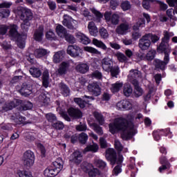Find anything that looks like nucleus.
Returning a JSON list of instances; mask_svg holds the SVG:
<instances>
[{
    "label": "nucleus",
    "instance_id": "nucleus-46",
    "mask_svg": "<svg viewBox=\"0 0 177 177\" xmlns=\"http://www.w3.org/2000/svg\"><path fill=\"white\" fill-rule=\"evenodd\" d=\"M93 116L100 125H103L104 124V118H103V115L95 111L93 113Z\"/></svg>",
    "mask_w": 177,
    "mask_h": 177
},
{
    "label": "nucleus",
    "instance_id": "nucleus-24",
    "mask_svg": "<svg viewBox=\"0 0 177 177\" xmlns=\"http://www.w3.org/2000/svg\"><path fill=\"white\" fill-rule=\"evenodd\" d=\"M153 66L157 71H165V68H167V65L164 63V61L158 59L153 60Z\"/></svg>",
    "mask_w": 177,
    "mask_h": 177
},
{
    "label": "nucleus",
    "instance_id": "nucleus-31",
    "mask_svg": "<svg viewBox=\"0 0 177 177\" xmlns=\"http://www.w3.org/2000/svg\"><path fill=\"white\" fill-rule=\"evenodd\" d=\"M156 55H157L156 50H151L143 57V60L145 62H152V60H154Z\"/></svg>",
    "mask_w": 177,
    "mask_h": 177
},
{
    "label": "nucleus",
    "instance_id": "nucleus-50",
    "mask_svg": "<svg viewBox=\"0 0 177 177\" xmlns=\"http://www.w3.org/2000/svg\"><path fill=\"white\" fill-rule=\"evenodd\" d=\"M99 150V146L96 143L88 145L85 148L86 151H93V153H96Z\"/></svg>",
    "mask_w": 177,
    "mask_h": 177
},
{
    "label": "nucleus",
    "instance_id": "nucleus-47",
    "mask_svg": "<svg viewBox=\"0 0 177 177\" xmlns=\"http://www.w3.org/2000/svg\"><path fill=\"white\" fill-rule=\"evenodd\" d=\"M89 177H98L100 176V170L97 168L93 167L88 173Z\"/></svg>",
    "mask_w": 177,
    "mask_h": 177
},
{
    "label": "nucleus",
    "instance_id": "nucleus-56",
    "mask_svg": "<svg viewBox=\"0 0 177 177\" xmlns=\"http://www.w3.org/2000/svg\"><path fill=\"white\" fill-rule=\"evenodd\" d=\"M84 49L85 52H88V53H93V55H100V51L97 50V49L93 47L85 46Z\"/></svg>",
    "mask_w": 177,
    "mask_h": 177
},
{
    "label": "nucleus",
    "instance_id": "nucleus-12",
    "mask_svg": "<svg viewBox=\"0 0 177 177\" xmlns=\"http://www.w3.org/2000/svg\"><path fill=\"white\" fill-rule=\"evenodd\" d=\"M105 157L111 162V165H115L117 162V152L113 148H109L106 151Z\"/></svg>",
    "mask_w": 177,
    "mask_h": 177
},
{
    "label": "nucleus",
    "instance_id": "nucleus-45",
    "mask_svg": "<svg viewBox=\"0 0 177 177\" xmlns=\"http://www.w3.org/2000/svg\"><path fill=\"white\" fill-rule=\"evenodd\" d=\"M17 175H18L19 177H33L32 173L26 170L18 169L17 170Z\"/></svg>",
    "mask_w": 177,
    "mask_h": 177
},
{
    "label": "nucleus",
    "instance_id": "nucleus-32",
    "mask_svg": "<svg viewBox=\"0 0 177 177\" xmlns=\"http://www.w3.org/2000/svg\"><path fill=\"white\" fill-rule=\"evenodd\" d=\"M16 107V103L14 101H10L8 103H6L4 106L1 107V113H6L10 110H13Z\"/></svg>",
    "mask_w": 177,
    "mask_h": 177
},
{
    "label": "nucleus",
    "instance_id": "nucleus-17",
    "mask_svg": "<svg viewBox=\"0 0 177 177\" xmlns=\"http://www.w3.org/2000/svg\"><path fill=\"white\" fill-rule=\"evenodd\" d=\"M73 23H77V21L67 15H64V19L62 21L63 26L67 27L68 30H74V26H73Z\"/></svg>",
    "mask_w": 177,
    "mask_h": 177
},
{
    "label": "nucleus",
    "instance_id": "nucleus-23",
    "mask_svg": "<svg viewBox=\"0 0 177 177\" xmlns=\"http://www.w3.org/2000/svg\"><path fill=\"white\" fill-rule=\"evenodd\" d=\"M128 30H129V24L127 23H122L117 26L115 31L117 34H119L120 35H125V34L128 32Z\"/></svg>",
    "mask_w": 177,
    "mask_h": 177
},
{
    "label": "nucleus",
    "instance_id": "nucleus-48",
    "mask_svg": "<svg viewBox=\"0 0 177 177\" xmlns=\"http://www.w3.org/2000/svg\"><path fill=\"white\" fill-rule=\"evenodd\" d=\"M120 8L123 12H127V10H129L132 6H131V2L124 1L120 3Z\"/></svg>",
    "mask_w": 177,
    "mask_h": 177
},
{
    "label": "nucleus",
    "instance_id": "nucleus-60",
    "mask_svg": "<svg viewBox=\"0 0 177 177\" xmlns=\"http://www.w3.org/2000/svg\"><path fill=\"white\" fill-rule=\"evenodd\" d=\"M46 38L48 41H53L56 38V35L52 30H50L46 33Z\"/></svg>",
    "mask_w": 177,
    "mask_h": 177
},
{
    "label": "nucleus",
    "instance_id": "nucleus-27",
    "mask_svg": "<svg viewBox=\"0 0 177 177\" xmlns=\"http://www.w3.org/2000/svg\"><path fill=\"white\" fill-rule=\"evenodd\" d=\"M11 118L19 125L21 124H24V122H26V117L20 115V113L19 112L12 115Z\"/></svg>",
    "mask_w": 177,
    "mask_h": 177
},
{
    "label": "nucleus",
    "instance_id": "nucleus-64",
    "mask_svg": "<svg viewBox=\"0 0 177 177\" xmlns=\"http://www.w3.org/2000/svg\"><path fill=\"white\" fill-rule=\"evenodd\" d=\"M95 165L97 168H106V162L102 160H97L95 161Z\"/></svg>",
    "mask_w": 177,
    "mask_h": 177
},
{
    "label": "nucleus",
    "instance_id": "nucleus-49",
    "mask_svg": "<svg viewBox=\"0 0 177 177\" xmlns=\"http://www.w3.org/2000/svg\"><path fill=\"white\" fill-rule=\"evenodd\" d=\"M46 118L48 122H50L51 125L57 120L56 115L49 113L46 115Z\"/></svg>",
    "mask_w": 177,
    "mask_h": 177
},
{
    "label": "nucleus",
    "instance_id": "nucleus-33",
    "mask_svg": "<svg viewBox=\"0 0 177 177\" xmlns=\"http://www.w3.org/2000/svg\"><path fill=\"white\" fill-rule=\"evenodd\" d=\"M32 103H31L30 102H24V104H22L21 106H17V110L19 111H26V110H31V109H32Z\"/></svg>",
    "mask_w": 177,
    "mask_h": 177
},
{
    "label": "nucleus",
    "instance_id": "nucleus-8",
    "mask_svg": "<svg viewBox=\"0 0 177 177\" xmlns=\"http://www.w3.org/2000/svg\"><path fill=\"white\" fill-rule=\"evenodd\" d=\"M82 49L77 45H70L68 46L66 53L71 57H80L82 55Z\"/></svg>",
    "mask_w": 177,
    "mask_h": 177
},
{
    "label": "nucleus",
    "instance_id": "nucleus-5",
    "mask_svg": "<svg viewBox=\"0 0 177 177\" xmlns=\"http://www.w3.org/2000/svg\"><path fill=\"white\" fill-rule=\"evenodd\" d=\"M22 161L25 168L30 169L35 162V154L31 150H27L24 153Z\"/></svg>",
    "mask_w": 177,
    "mask_h": 177
},
{
    "label": "nucleus",
    "instance_id": "nucleus-2",
    "mask_svg": "<svg viewBox=\"0 0 177 177\" xmlns=\"http://www.w3.org/2000/svg\"><path fill=\"white\" fill-rule=\"evenodd\" d=\"M63 159L58 158L53 162L44 171V176L55 177L59 175L60 171L63 169Z\"/></svg>",
    "mask_w": 177,
    "mask_h": 177
},
{
    "label": "nucleus",
    "instance_id": "nucleus-10",
    "mask_svg": "<svg viewBox=\"0 0 177 177\" xmlns=\"http://www.w3.org/2000/svg\"><path fill=\"white\" fill-rule=\"evenodd\" d=\"M87 89L93 96H100L102 93V88H100V86L97 84V82H93L88 84L87 86Z\"/></svg>",
    "mask_w": 177,
    "mask_h": 177
},
{
    "label": "nucleus",
    "instance_id": "nucleus-34",
    "mask_svg": "<svg viewBox=\"0 0 177 177\" xmlns=\"http://www.w3.org/2000/svg\"><path fill=\"white\" fill-rule=\"evenodd\" d=\"M88 139H89V136H88V134L85 132H82L78 135V142L80 145H86Z\"/></svg>",
    "mask_w": 177,
    "mask_h": 177
},
{
    "label": "nucleus",
    "instance_id": "nucleus-4",
    "mask_svg": "<svg viewBox=\"0 0 177 177\" xmlns=\"http://www.w3.org/2000/svg\"><path fill=\"white\" fill-rule=\"evenodd\" d=\"M21 20H23L24 23L21 24V28L25 32L28 31L31 24L30 20H32V12L30 10H24L20 15Z\"/></svg>",
    "mask_w": 177,
    "mask_h": 177
},
{
    "label": "nucleus",
    "instance_id": "nucleus-9",
    "mask_svg": "<svg viewBox=\"0 0 177 177\" xmlns=\"http://www.w3.org/2000/svg\"><path fill=\"white\" fill-rule=\"evenodd\" d=\"M150 34H145L139 40L138 46L141 50H147L151 45V41L149 39Z\"/></svg>",
    "mask_w": 177,
    "mask_h": 177
},
{
    "label": "nucleus",
    "instance_id": "nucleus-39",
    "mask_svg": "<svg viewBox=\"0 0 177 177\" xmlns=\"http://www.w3.org/2000/svg\"><path fill=\"white\" fill-rule=\"evenodd\" d=\"M81 168H82V171H84V172H85V174H88L89 172V171L93 169V165H92L91 163H89L86 161H84L81 165Z\"/></svg>",
    "mask_w": 177,
    "mask_h": 177
},
{
    "label": "nucleus",
    "instance_id": "nucleus-58",
    "mask_svg": "<svg viewBox=\"0 0 177 177\" xmlns=\"http://www.w3.org/2000/svg\"><path fill=\"white\" fill-rule=\"evenodd\" d=\"M26 60L30 64H35L37 62V60L35 59V55L33 53H29L26 56Z\"/></svg>",
    "mask_w": 177,
    "mask_h": 177
},
{
    "label": "nucleus",
    "instance_id": "nucleus-38",
    "mask_svg": "<svg viewBox=\"0 0 177 177\" xmlns=\"http://www.w3.org/2000/svg\"><path fill=\"white\" fill-rule=\"evenodd\" d=\"M132 92H133V89H132V86H131V84H126L124 85L123 87V93L124 96L127 97H129L132 95Z\"/></svg>",
    "mask_w": 177,
    "mask_h": 177
},
{
    "label": "nucleus",
    "instance_id": "nucleus-40",
    "mask_svg": "<svg viewBox=\"0 0 177 177\" xmlns=\"http://www.w3.org/2000/svg\"><path fill=\"white\" fill-rule=\"evenodd\" d=\"M109 73H111V77L117 78V75H119L120 73V66L118 65L113 66Z\"/></svg>",
    "mask_w": 177,
    "mask_h": 177
},
{
    "label": "nucleus",
    "instance_id": "nucleus-11",
    "mask_svg": "<svg viewBox=\"0 0 177 177\" xmlns=\"http://www.w3.org/2000/svg\"><path fill=\"white\" fill-rule=\"evenodd\" d=\"M159 162L160 164V167L158 168V171L160 174H162L164 171H167V169H169L171 168V163L167 158V156L162 155L159 158Z\"/></svg>",
    "mask_w": 177,
    "mask_h": 177
},
{
    "label": "nucleus",
    "instance_id": "nucleus-26",
    "mask_svg": "<svg viewBox=\"0 0 177 177\" xmlns=\"http://www.w3.org/2000/svg\"><path fill=\"white\" fill-rule=\"evenodd\" d=\"M76 70L80 74H85L89 71V66H88V64H79L76 66Z\"/></svg>",
    "mask_w": 177,
    "mask_h": 177
},
{
    "label": "nucleus",
    "instance_id": "nucleus-53",
    "mask_svg": "<svg viewBox=\"0 0 177 177\" xmlns=\"http://www.w3.org/2000/svg\"><path fill=\"white\" fill-rule=\"evenodd\" d=\"M10 15V10L9 9L0 10V19H8Z\"/></svg>",
    "mask_w": 177,
    "mask_h": 177
},
{
    "label": "nucleus",
    "instance_id": "nucleus-6",
    "mask_svg": "<svg viewBox=\"0 0 177 177\" xmlns=\"http://www.w3.org/2000/svg\"><path fill=\"white\" fill-rule=\"evenodd\" d=\"M152 136L153 137L154 140L158 142L159 140H161V136H167L169 139H171L172 132H171V129L169 128L158 129L153 131Z\"/></svg>",
    "mask_w": 177,
    "mask_h": 177
},
{
    "label": "nucleus",
    "instance_id": "nucleus-18",
    "mask_svg": "<svg viewBox=\"0 0 177 177\" xmlns=\"http://www.w3.org/2000/svg\"><path fill=\"white\" fill-rule=\"evenodd\" d=\"M19 93L22 96H30L32 93V86L27 83H23L19 90Z\"/></svg>",
    "mask_w": 177,
    "mask_h": 177
},
{
    "label": "nucleus",
    "instance_id": "nucleus-28",
    "mask_svg": "<svg viewBox=\"0 0 177 177\" xmlns=\"http://www.w3.org/2000/svg\"><path fill=\"white\" fill-rule=\"evenodd\" d=\"M42 85L44 88H48L49 86V71L45 70L42 74Z\"/></svg>",
    "mask_w": 177,
    "mask_h": 177
},
{
    "label": "nucleus",
    "instance_id": "nucleus-25",
    "mask_svg": "<svg viewBox=\"0 0 177 177\" xmlns=\"http://www.w3.org/2000/svg\"><path fill=\"white\" fill-rule=\"evenodd\" d=\"M55 32L58 37L63 38L67 34V29H66V28L62 25L58 24L55 28Z\"/></svg>",
    "mask_w": 177,
    "mask_h": 177
},
{
    "label": "nucleus",
    "instance_id": "nucleus-15",
    "mask_svg": "<svg viewBox=\"0 0 177 177\" xmlns=\"http://www.w3.org/2000/svg\"><path fill=\"white\" fill-rule=\"evenodd\" d=\"M116 108L121 111L131 110L132 109V104L128 100H122L117 103Z\"/></svg>",
    "mask_w": 177,
    "mask_h": 177
},
{
    "label": "nucleus",
    "instance_id": "nucleus-13",
    "mask_svg": "<svg viewBox=\"0 0 177 177\" xmlns=\"http://www.w3.org/2000/svg\"><path fill=\"white\" fill-rule=\"evenodd\" d=\"M84 97L87 100H84L80 97H75L73 100L75 103H76V104H78L80 109H85V104H89L90 102H92V100H95V97L93 96L84 95Z\"/></svg>",
    "mask_w": 177,
    "mask_h": 177
},
{
    "label": "nucleus",
    "instance_id": "nucleus-63",
    "mask_svg": "<svg viewBox=\"0 0 177 177\" xmlns=\"http://www.w3.org/2000/svg\"><path fill=\"white\" fill-rule=\"evenodd\" d=\"M158 49L161 52V53H165V54L168 53V49L167 48V45L162 41L160 43Z\"/></svg>",
    "mask_w": 177,
    "mask_h": 177
},
{
    "label": "nucleus",
    "instance_id": "nucleus-1",
    "mask_svg": "<svg viewBox=\"0 0 177 177\" xmlns=\"http://www.w3.org/2000/svg\"><path fill=\"white\" fill-rule=\"evenodd\" d=\"M109 128L112 135L122 132L121 136L123 140H131L136 135L135 124L125 118H115L113 122L109 124Z\"/></svg>",
    "mask_w": 177,
    "mask_h": 177
},
{
    "label": "nucleus",
    "instance_id": "nucleus-3",
    "mask_svg": "<svg viewBox=\"0 0 177 177\" xmlns=\"http://www.w3.org/2000/svg\"><path fill=\"white\" fill-rule=\"evenodd\" d=\"M19 27L16 24L10 25L9 35L14 41L17 42V45L19 49H24L26 48V37L19 33Z\"/></svg>",
    "mask_w": 177,
    "mask_h": 177
},
{
    "label": "nucleus",
    "instance_id": "nucleus-43",
    "mask_svg": "<svg viewBox=\"0 0 177 177\" xmlns=\"http://www.w3.org/2000/svg\"><path fill=\"white\" fill-rule=\"evenodd\" d=\"M88 28L91 35L95 37L97 32V28L95 26V24L93 22H89L88 24Z\"/></svg>",
    "mask_w": 177,
    "mask_h": 177
},
{
    "label": "nucleus",
    "instance_id": "nucleus-52",
    "mask_svg": "<svg viewBox=\"0 0 177 177\" xmlns=\"http://www.w3.org/2000/svg\"><path fill=\"white\" fill-rule=\"evenodd\" d=\"M92 127H93V130L95 131V132H96V133H97V135H100V136H102V135H103V128H102V127H100L99 124L95 122L92 124Z\"/></svg>",
    "mask_w": 177,
    "mask_h": 177
},
{
    "label": "nucleus",
    "instance_id": "nucleus-30",
    "mask_svg": "<svg viewBox=\"0 0 177 177\" xmlns=\"http://www.w3.org/2000/svg\"><path fill=\"white\" fill-rule=\"evenodd\" d=\"M76 37L80 42H81V44H83L84 45H88L91 44V39L82 33H77Z\"/></svg>",
    "mask_w": 177,
    "mask_h": 177
},
{
    "label": "nucleus",
    "instance_id": "nucleus-35",
    "mask_svg": "<svg viewBox=\"0 0 177 177\" xmlns=\"http://www.w3.org/2000/svg\"><path fill=\"white\" fill-rule=\"evenodd\" d=\"M48 55V50L45 48H37L35 50V55L37 59H41V57H44Z\"/></svg>",
    "mask_w": 177,
    "mask_h": 177
},
{
    "label": "nucleus",
    "instance_id": "nucleus-44",
    "mask_svg": "<svg viewBox=\"0 0 177 177\" xmlns=\"http://www.w3.org/2000/svg\"><path fill=\"white\" fill-rule=\"evenodd\" d=\"M51 127H53L54 129H56V131H62L64 129V123L62 121L57 120L51 124Z\"/></svg>",
    "mask_w": 177,
    "mask_h": 177
},
{
    "label": "nucleus",
    "instance_id": "nucleus-37",
    "mask_svg": "<svg viewBox=\"0 0 177 177\" xmlns=\"http://www.w3.org/2000/svg\"><path fill=\"white\" fill-rule=\"evenodd\" d=\"M124 86L122 82H116L115 84L111 85V91L112 93H118L119 91L121 90V88Z\"/></svg>",
    "mask_w": 177,
    "mask_h": 177
},
{
    "label": "nucleus",
    "instance_id": "nucleus-42",
    "mask_svg": "<svg viewBox=\"0 0 177 177\" xmlns=\"http://www.w3.org/2000/svg\"><path fill=\"white\" fill-rule=\"evenodd\" d=\"M93 44L97 48H100L103 50H106L107 46L103 41L98 40L97 39H93Z\"/></svg>",
    "mask_w": 177,
    "mask_h": 177
},
{
    "label": "nucleus",
    "instance_id": "nucleus-61",
    "mask_svg": "<svg viewBox=\"0 0 177 177\" xmlns=\"http://www.w3.org/2000/svg\"><path fill=\"white\" fill-rule=\"evenodd\" d=\"M135 97H140L142 95H143V88H142L140 86L134 88L133 91Z\"/></svg>",
    "mask_w": 177,
    "mask_h": 177
},
{
    "label": "nucleus",
    "instance_id": "nucleus-14",
    "mask_svg": "<svg viewBox=\"0 0 177 177\" xmlns=\"http://www.w3.org/2000/svg\"><path fill=\"white\" fill-rule=\"evenodd\" d=\"M45 31V28L43 25L39 26L38 28L35 29L33 34V39L36 41V42H42V39H44V32Z\"/></svg>",
    "mask_w": 177,
    "mask_h": 177
},
{
    "label": "nucleus",
    "instance_id": "nucleus-19",
    "mask_svg": "<svg viewBox=\"0 0 177 177\" xmlns=\"http://www.w3.org/2000/svg\"><path fill=\"white\" fill-rule=\"evenodd\" d=\"M102 63V68L104 71H106V73H109L110 71V69L114 65L113 64V60L109 57H104L101 61Z\"/></svg>",
    "mask_w": 177,
    "mask_h": 177
},
{
    "label": "nucleus",
    "instance_id": "nucleus-51",
    "mask_svg": "<svg viewBox=\"0 0 177 177\" xmlns=\"http://www.w3.org/2000/svg\"><path fill=\"white\" fill-rule=\"evenodd\" d=\"M64 38L65 39V41H66V42H68V44H75V37H74V35H71L68 32H67L64 36Z\"/></svg>",
    "mask_w": 177,
    "mask_h": 177
},
{
    "label": "nucleus",
    "instance_id": "nucleus-59",
    "mask_svg": "<svg viewBox=\"0 0 177 177\" xmlns=\"http://www.w3.org/2000/svg\"><path fill=\"white\" fill-rule=\"evenodd\" d=\"M8 29H9V26L6 24H1L0 25V36L6 35V34L8 33Z\"/></svg>",
    "mask_w": 177,
    "mask_h": 177
},
{
    "label": "nucleus",
    "instance_id": "nucleus-41",
    "mask_svg": "<svg viewBox=\"0 0 177 177\" xmlns=\"http://www.w3.org/2000/svg\"><path fill=\"white\" fill-rule=\"evenodd\" d=\"M64 57L62 51H58L53 55V62L55 64H57V63H60L63 60Z\"/></svg>",
    "mask_w": 177,
    "mask_h": 177
},
{
    "label": "nucleus",
    "instance_id": "nucleus-54",
    "mask_svg": "<svg viewBox=\"0 0 177 177\" xmlns=\"http://www.w3.org/2000/svg\"><path fill=\"white\" fill-rule=\"evenodd\" d=\"M99 33L102 39H107V38H109V32L107 31V29L101 28L99 29Z\"/></svg>",
    "mask_w": 177,
    "mask_h": 177
},
{
    "label": "nucleus",
    "instance_id": "nucleus-36",
    "mask_svg": "<svg viewBox=\"0 0 177 177\" xmlns=\"http://www.w3.org/2000/svg\"><path fill=\"white\" fill-rule=\"evenodd\" d=\"M30 73L35 78H39L42 75V71L39 68H35V66L30 68Z\"/></svg>",
    "mask_w": 177,
    "mask_h": 177
},
{
    "label": "nucleus",
    "instance_id": "nucleus-57",
    "mask_svg": "<svg viewBox=\"0 0 177 177\" xmlns=\"http://www.w3.org/2000/svg\"><path fill=\"white\" fill-rule=\"evenodd\" d=\"M91 12H92V13L95 16L97 20H100L103 19V14H102L100 11L96 10V8H91Z\"/></svg>",
    "mask_w": 177,
    "mask_h": 177
},
{
    "label": "nucleus",
    "instance_id": "nucleus-21",
    "mask_svg": "<svg viewBox=\"0 0 177 177\" xmlns=\"http://www.w3.org/2000/svg\"><path fill=\"white\" fill-rule=\"evenodd\" d=\"M39 102L41 106H48L50 102V95L46 91L39 95Z\"/></svg>",
    "mask_w": 177,
    "mask_h": 177
},
{
    "label": "nucleus",
    "instance_id": "nucleus-22",
    "mask_svg": "<svg viewBox=\"0 0 177 177\" xmlns=\"http://www.w3.org/2000/svg\"><path fill=\"white\" fill-rule=\"evenodd\" d=\"M71 162L80 165L82 162V153L80 151H75L71 155Z\"/></svg>",
    "mask_w": 177,
    "mask_h": 177
},
{
    "label": "nucleus",
    "instance_id": "nucleus-55",
    "mask_svg": "<svg viewBox=\"0 0 177 177\" xmlns=\"http://www.w3.org/2000/svg\"><path fill=\"white\" fill-rule=\"evenodd\" d=\"M115 56L120 63H125V62H128V57H127V56H125L122 53H118Z\"/></svg>",
    "mask_w": 177,
    "mask_h": 177
},
{
    "label": "nucleus",
    "instance_id": "nucleus-7",
    "mask_svg": "<svg viewBox=\"0 0 177 177\" xmlns=\"http://www.w3.org/2000/svg\"><path fill=\"white\" fill-rule=\"evenodd\" d=\"M105 20L111 23L112 26H118L120 24V15L117 13L111 14L110 12H105L104 15Z\"/></svg>",
    "mask_w": 177,
    "mask_h": 177
},
{
    "label": "nucleus",
    "instance_id": "nucleus-62",
    "mask_svg": "<svg viewBox=\"0 0 177 177\" xmlns=\"http://www.w3.org/2000/svg\"><path fill=\"white\" fill-rule=\"evenodd\" d=\"M37 147H38L39 150H40L41 157H45L46 156V149H45L44 145H42L41 142H39L37 143Z\"/></svg>",
    "mask_w": 177,
    "mask_h": 177
},
{
    "label": "nucleus",
    "instance_id": "nucleus-16",
    "mask_svg": "<svg viewBox=\"0 0 177 177\" xmlns=\"http://www.w3.org/2000/svg\"><path fill=\"white\" fill-rule=\"evenodd\" d=\"M68 114L69 117L74 118V120H80V118H82V112L77 108L70 107L68 109Z\"/></svg>",
    "mask_w": 177,
    "mask_h": 177
},
{
    "label": "nucleus",
    "instance_id": "nucleus-29",
    "mask_svg": "<svg viewBox=\"0 0 177 177\" xmlns=\"http://www.w3.org/2000/svg\"><path fill=\"white\" fill-rule=\"evenodd\" d=\"M60 91L63 96L64 97H67V96H70V88H68V86L66 85L64 83H60L59 84Z\"/></svg>",
    "mask_w": 177,
    "mask_h": 177
},
{
    "label": "nucleus",
    "instance_id": "nucleus-20",
    "mask_svg": "<svg viewBox=\"0 0 177 177\" xmlns=\"http://www.w3.org/2000/svg\"><path fill=\"white\" fill-rule=\"evenodd\" d=\"M68 68H70V63L68 62H62L57 71L58 75H64L67 74V71H68Z\"/></svg>",
    "mask_w": 177,
    "mask_h": 177
}]
</instances>
